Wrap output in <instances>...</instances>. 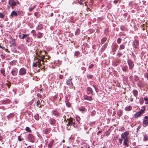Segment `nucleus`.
Here are the masks:
<instances>
[{
  "label": "nucleus",
  "instance_id": "obj_46",
  "mask_svg": "<svg viewBox=\"0 0 148 148\" xmlns=\"http://www.w3.org/2000/svg\"><path fill=\"white\" fill-rule=\"evenodd\" d=\"M85 109V108L84 107H82L79 108V110L80 111L84 112Z\"/></svg>",
  "mask_w": 148,
  "mask_h": 148
},
{
  "label": "nucleus",
  "instance_id": "obj_32",
  "mask_svg": "<svg viewBox=\"0 0 148 148\" xmlns=\"http://www.w3.org/2000/svg\"><path fill=\"white\" fill-rule=\"evenodd\" d=\"M54 141L53 140H51L48 145V147L49 148H51L52 146Z\"/></svg>",
  "mask_w": 148,
  "mask_h": 148
},
{
  "label": "nucleus",
  "instance_id": "obj_30",
  "mask_svg": "<svg viewBox=\"0 0 148 148\" xmlns=\"http://www.w3.org/2000/svg\"><path fill=\"white\" fill-rule=\"evenodd\" d=\"M123 113V111L121 110H118L117 112V114L118 115V116L120 117L122 115Z\"/></svg>",
  "mask_w": 148,
  "mask_h": 148
},
{
  "label": "nucleus",
  "instance_id": "obj_61",
  "mask_svg": "<svg viewBox=\"0 0 148 148\" xmlns=\"http://www.w3.org/2000/svg\"><path fill=\"white\" fill-rule=\"evenodd\" d=\"M140 103L141 104H142L143 103L144 100H143V98H142L141 99H140Z\"/></svg>",
  "mask_w": 148,
  "mask_h": 148
},
{
  "label": "nucleus",
  "instance_id": "obj_3",
  "mask_svg": "<svg viewBox=\"0 0 148 148\" xmlns=\"http://www.w3.org/2000/svg\"><path fill=\"white\" fill-rule=\"evenodd\" d=\"M26 73V69L24 68H22L20 69L19 72V74L20 75H25Z\"/></svg>",
  "mask_w": 148,
  "mask_h": 148
},
{
  "label": "nucleus",
  "instance_id": "obj_23",
  "mask_svg": "<svg viewBox=\"0 0 148 148\" xmlns=\"http://www.w3.org/2000/svg\"><path fill=\"white\" fill-rule=\"evenodd\" d=\"M73 124H74L73 122V120L72 119H71L68 121V122L66 124V125L68 126H71Z\"/></svg>",
  "mask_w": 148,
  "mask_h": 148
},
{
  "label": "nucleus",
  "instance_id": "obj_35",
  "mask_svg": "<svg viewBox=\"0 0 148 148\" xmlns=\"http://www.w3.org/2000/svg\"><path fill=\"white\" fill-rule=\"evenodd\" d=\"M14 113H11L7 116V117L8 119H10L14 117Z\"/></svg>",
  "mask_w": 148,
  "mask_h": 148
},
{
  "label": "nucleus",
  "instance_id": "obj_22",
  "mask_svg": "<svg viewBox=\"0 0 148 148\" xmlns=\"http://www.w3.org/2000/svg\"><path fill=\"white\" fill-rule=\"evenodd\" d=\"M120 62L121 61L120 60H118L114 62L113 63L112 65L114 66H116L118 65Z\"/></svg>",
  "mask_w": 148,
  "mask_h": 148
},
{
  "label": "nucleus",
  "instance_id": "obj_26",
  "mask_svg": "<svg viewBox=\"0 0 148 148\" xmlns=\"http://www.w3.org/2000/svg\"><path fill=\"white\" fill-rule=\"evenodd\" d=\"M50 132L49 129L46 128L44 129L43 130V133L45 134H49Z\"/></svg>",
  "mask_w": 148,
  "mask_h": 148
},
{
  "label": "nucleus",
  "instance_id": "obj_21",
  "mask_svg": "<svg viewBox=\"0 0 148 148\" xmlns=\"http://www.w3.org/2000/svg\"><path fill=\"white\" fill-rule=\"evenodd\" d=\"M29 34H20L19 35V37L23 39H24L26 37L29 36Z\"/></svg>",
  "mask_w": 148,
  "mask_h": 148
},
{
  "label": "nucleus",
  "instance_id": "obj_62",
  "mask_svg": "<svg viewBox=\"0 0 148 148\" xmlns=\"http://www.w3.org/2000/svg\"><path fill=\"white\" fill-rule=\"evenodd\" d=\"M123 139L122 138H119V143H120V144L121 145L122 144V140H123Z\"/></svg>",
  "mask_w": 148,
  "mask_h": 148
},
{
  "label": "nucleus",
  "instance_id": "obj_1",
  "mask_svg": "<svg viewBox=\"0 0 148 148\" xmlns=\"http://www.w3.org/2000/svg\"><path fill=\"white\" fill-rule=\"evenodd\" d=\"M9 3L11 6H15L16 5V4H19L20 3L18 1H16L14 0H9Z\"/></svg>",
  "mask_w": 148,
  "mask_h": 148
},
{
  "label": "nucleus",
  "instance_id": "obj_9",
  "mask_svg": "<svg viewBox=\"0 0 148 148\" xmlns=\"http://www.w3.org/2000/svg\"><path fill=\"white\" fill-rule=\"evenodd\" d=\"M49 121L50 124L52 125H54L56 122V120L53 118H50Z\"/></svg>",
  "mask_w": 148,
  "mask_h": 148
},
{
  "label": "nucleus",
  "instance_id": "obj_50",
  "mask_svg": "<svg viewBox=\"0 0 148 148\" xmlns=\"http://www.w3.org/2000/svg\"><path fill=\"white\" fill-rule=\"evenodd\" d=\"M106 136H108L110 134V129L108 130H107L106 131Z\"/></svg>",
  "mask_w": 148,
  "mask_h": 148
},
{
  "label": "nucleus",
  "instance_id": "obj_24",
  "mask_svg": "<svg viewBox=\"0 0 148 148\" xmlns=\"http://www.w3.org/2000/svg\"><path fill=\"white\" fill-rule=\"evenodd\" d=\"M122 70L124 72H127L128 71V66L127 65H123L122 67Z\"/></svg>",
  "mask_w": 148,
  "mask_h": 148
},
{
  "label": "nucleus",
  "instance_id": "obj_14",
  "mask_svg": "<svg viewBox=\"0 0 148 148\" xmlns=\"http://www.w3.org/2000/svg\"><path fill=\"white\" fill-rule=\"evenodd\" d=\"M52 114L56 117L59 116L60 115L59 113L56 110H54L51 111Z\"/></svg>",
  "mask_w": 148,
  "mask_h": 148
},
{
  "label": "nucleus",
  "instance_id": "obj_11",
  "mask_svg": "<svg viewBox=\"0 0 148 148\" xmlns=\"http://www.w3.org/2000/svg\"><path fill=\"white\" fill-rule=\"evenodd\" d=\"M124 140V145L126 147H128L129 145L128 144V143L129 142V137H127L126 138H124L123 139Z\"/></svg>",
  "mask_w": 148,
  "mask_h": 148
},
{
  "label": "nucleus",
  "instance_id": "obj_41",
  "mask_svg": "<svg viewBox=\"0 0 148 148\" xmlns=\"http://www.w3.org/2000/svg\"><path fill=\"white\" fill-rule=\"evenodd\" d=\"M25 130L29 132H32L31 130L30 129L29 127H26Z\"/></svg>",
  "mask_w": 148,
  "mask_h": 148
},
{
  "label": "nucleus",
  "instance_id": "obj_8",
  "mask_svg": "<svg viewBox=\"0 0 148 148\" xmlns=\"http://www.w3.org/2000/svg\"><path fill=\"white\" fill-rule=\"evenodd\" d=\"M72 79H69L66 81V84L72 88H73V84L72 81Z\"/></svg>",
  "mask_w": 148,
  "mask_h": 148
},
{
  "label": "nucleus",
  "instance_id": "obj_34",
  "mask_svg": "<svg viewBox=\"0 0 148 148\" xmlns=\"http://www.w3.org/2000/svg\"><path fill=\"white\" fill-rule=\"evenodd\" d=\"M43 36L42 33L40 32H38L37 33V38H41Z\"/></svg>",
  "mask_w": 148,
  "mask_h": 148
},
{
  "label": "nucleus",
  "instance_id": "obj_51",
  "mask_svg": "<svg viewBox=\"0 0 148 148\" xmlns=\"http://www.w3.org/2000/svg\"><path fill=\"white\" fill-rule=\"evenodd\" d=\"M122 55L121 53L119 52L117 54V56L118 58L120 57Z\"/></svg>",
  "mask_w": 148,
  "mask_h": 148
},
{
  "label": "nucleus",
  "instance_id": "obj_54",
  "mask_svg": "<svg viewBox=\"0 0 148 148\" xmlns=\"http://www.w3.org/2000/svg\"><path fill=\"white\" fill-rule=\"evenodd\" d=\"M144 100L146 101L145 103V104H148V97H144Z\"/></svg>",
  "mask_w": 148,
  "mask_h": 148
},
{
  "label": "nucleus",
  "instance_id": "obj_4",
  "mask_svg": "<svg viewBox=\"0 0 148 148\" xmlns=\"http://www.w3.org/2000/svg\"><path fill=\"white\" fill-rule=\"evenodd\" d=\"M41 62L40 59H38L37 61L33 63V66L34 67H36L38 66L39 67L40 66Z\"/></svg>",
  "mask_w": 148,
  "mask_h": 148
},
{
  "label": "nucleus",
  "instance_id": "obj_2",
  "mask_svg": "<svg viewBox=\"0 0 148 148\" xmlns=\"http://www.w3.org/2000/svg\"><path fill=\"white\" fill-rule=\"evenodd\" d=\"M127 62L129 65V69L132 70L134 66V62L131 60H128Z\"/></svg>",
  "mask_w": 148,
  "mask_h": 148
},
{
  "label": "nucleus",
  "instance_id": "obj_13",
  "mask_svg": "<svg viewBox=\"0 0 148 148\" xmlns=\"http://www.w3.org/2000/svg\"><path fill=\"white\" fill-rule=\"evenodd\" d=\"M84 100H86L90 101L92 100V98L91 96H88L87 95H84Z\"/></svg>",
  "mask_w": 148,
  "mask_h": 148
},
{
  "label": "nucleus",
  "instance_id": "obj_27",
  "mask_svg": "<svg viewBox=\"0 0 148 148\" xmlns=\"http://www.w3.org/2000/svg\"><path fill=\"white\" fill-rule=\"evenodd\" d=\"M132 107L131 106H129L125 107V110L126 111H130L132 110Z\"/></svg>",
  "mask_w": 148,
  "mask_h": 148
},
{
  "label": "nucleus",
  "instance_id": "obj_55",
  "mask_svg": "<svg viewBox=\"0 0 148 148\" xmlns=\"http://www.w3.org/2000/svg\"><path fill=\"white\" fill-rule=\"evenodd\" d=\"M121 41V38H119L117 40V42L118 44H120Z\"/></svg>",
  "mask_w": 148,
  "mask_h": 148
},
{
  "label": "nucleus",
  "instance_id": "obj_10",
  "mask_svg": "<svg viewBox=\"0 0 148 148\" xmlns=\"http://www.w3.org/2000/svg\"><path fill=\"white\" fill-rule=\"evenodd\" d=\"M29 141L31 142H34V137L33 135L31 134L28 135V137Z\"/></svg>",
  "mask_w": 148,
  "mask_h": 148
},
{
  "label": "nucleus",
  "instance_id": "obj_42",
  "mask_svg": "<svg viewBox=\"0 0 148 148\" xmlns=\"http://www.w3.org/2000/svg\"><path fill=\"white\" fill-rule=\"evenodd\" d=\"M80 32V30L79 29H77L75 32V35H79Z\"/></svg>",
  "mask_w": 148,
  "mask_h": 148
},
{
  "label": "nucleus",
  "instance_id": "obj_49",
  "mask_svg": "<svg viewBox=\"0 0 148 148\" xmlns=\"http://www.w3.org/2000/svg\"><path fill=\"white\" fill-rule=\"evenodd\" d=\"M18 14L19 15L23 16L24 15V13L22 11H18Z\"/></svg>",
  "mask_w": 148,
  "mask_h": 148
},
{
  "label": "nucleus",
  "instance_id": "obj_59",
  "mask_svg": "<svg viewBox=\"0 0 148 148\" xmlns=\"http://www.w3.org/2000/svg\"><path fill=\"white\" fill-rule=\"evenodd\" d=\"M134 117L135 118H138L139 117V112H137L135 115Z\"/></svg>",
  "mask_w": 148,
  "mask_h": 148
},
{
  "label": "nucleus",
  "instance_id": "obj_37",
  "mask_svg": "<svg viewBox=\"0 0 148 148\" xmlns=\"http://www.w3.org/2000/svg\"><path fill=\"white\" fill-rule=\"evenodd\" d=\"M34 118L36 120H38L39 119V115L38 114H36L34 116Z\"/></svg>",
  "mask_w": 148,
  "mask_h": 148
},
{
  "label": "nucleus",
  "instance_id": "obj_53",
  "mask_svg": "<svg viewBox=\"0 0 148 148\" xmlns=\"http://www.w3.org/2000/svg\"><path fill=\"white\" fill-rule=\"evenodd\" d=\"M93 86L95 89L96 92H98L99 91L98 88L96 87V86L95 85H93Z\"/></svg>",
  "mask_w": 148,
  "mask_h": 148
},
{
  "label": "nucleus",
  "instance_id": "obj_58",
  "mask_svg": "<svg viewBox=\"0 0 148 148\" xmlns=\"http://www.w3.org/2000/svg\"><path fill=\"white\" fill-rule=\"evenodd\" d=\"M94 65L93 64H91L89 65L88 68L89 69H91L94 67Z\"/></svg>",
  "mask_w": 148,
  "mask_h": 148
},
{
  "label": "nucleus",
  "instance_id": "obj_18",
  "mask_svg": "<svg viewBox=\"0 0 148 148\" xmlns=\"http://www.w3.org/2000/svg\"><path fill=\"white\" fill-rule=\"evenodd\" d=\"M145 107L144 106L141 107V109L140 111H139V116L143 114L145 112Z\"/></svg>",
  "mask_w": 148,
  "mask_h": 148
},
{
  "label": "nucleus",
  "instance_id": "obj_25",
  "mask_svg": "<svg viewBox=\"0 0 148 148\" xmlns=\"http://www.w3.org/2000/svg\"><path fill=\"white\" fill-rule=\"evenodd\" d=\"M118 47V45L116 44H114L112 48V51L115 52L117 49Z\"/></svg>",
  "mask_w": 148,
  "mask_h": 148
},
{
  "label": "nucleus",
  "instance_id": "obj_44",
  "mask_svg": "<svg viewBox=\"0 0 148 148\" xmlns=\"http://www.w3.org/2000/svg\"><path fill=\"white\" fill-rule=\"evenodd\" d=\"M31 33L34 36H36V32L35 30H33L31 31Z\"/></svg>",
  "mask_w": 148,
  "mask_h": 148
},
{
  "label": "nucleus",
  "instance_id": "obj_52",
  "mask_svg": "<svg viewBox=\"0 0 148 148\" xmlns=\"http://www.w3.org/2000/svg\"><path fill=\"white\" fill-rule=\"evenodd\" d=\"M80 54V53L79 51H76L75 52V55L77 57Z\"/></svg>",
  "mask_w": 148,
  "mask_h": 148
},
{
  "label": "nucleus",
  "instance_id": "obj_15",
  "mask_svg": "<svg viewBox=\"0 0 148 148\" xmlns=\"http://www.w3.org/2000/svg\"><path fill=\"white\" fill-rule=\"evenodd\" d=\"M129 134V133L127 131H126L125 132L122 134L121 137L122 139L124 138H126L127 137H129L128 136Z\"/></svg>",
  "mask_w": 148,
  "mask_h": 148
},
{
  "label": "nucleus",
  "instance_id": "obj_43",
  "mask_svg": "<svg viewBox=\"0 0 148 148\" xmlns=\"http://www.w3.org/2000/svg\"><path fill=\"white\" fill-rule=\"evenodd\" d=\"M138 92L136 90H133V94L136 97V95H138Z\"/></svg>",
  "mask_w": 148,
  "mask_h": 148
},
{
  "label": "nucleus",
  "instance_id": "obj_64",
  "mask_svg": "<svg viewBox=\"0 0 148 148\" xmlns=\"http://www.w3.org/2000/svg\"><path fill=\"white\" fill-rule=\"evenodd\" d=\"M145 77L148 79V73H146L145 74Z\"/></svg>",
  "mask_w": 148,
  "mask_h": 148
},
{
  "label": "nucleus",
  "instance_id": "obj_47",
  "mask_svg": "<svg viewBox=\"0 0 148 148\" xmlns=\"http://www.w3.org/2000/svg\"><path fill=\"white\" fill-rule=\"evenodd\" d=\"M93 77V76L90 74H88L87 75V77L88 79H92Z\"/></svg>",
  "mask_w": 148,
  "mask_h": 148
},
{
  "label": "nucleus",
  "instance_id": "obj_17",
  "mask_svg": "<svg viewBox=\"0 0 148 148\" xmlns=\"http://www.w3.org/2000/svg\"><path fill=\"white\" fill-rule=\"evenodd\" d=\"M42 101V100H41L40 99H38L36 102V106L39 108H41L42 106L41 103Z\"/></svg>",
  "mask_w": 148,
  "mask_h": 148
},
{
  "label": "nucleus",
  "instance_id": "obj_45",
  "mask_svg": "<svg viewBox=\"0 0 148 148\" xmlns=\"http://www.w3.org/2000/svg\"><path fill=\"white\" fill-rule=\"evenodd\" d=\"M43 28V26H42V25L41 24H40V25H39L38 26L37 29L38 30H40L42 29Z\"/></svg>",
  "mask_w": 148,
  "mask_h": 148
},
{
  "label": "nucleus",
  "instance_id": "obj_39",
  "mask_svg": "<svg viewBox=\"0 0 148 148\" xmlns=\"http://www.w3.org/2000/svg\"><path fill=\"white\" fill-rule=\"evenodd\" d=\"M107 38L106 37H103L101 40V43L103 44L107 40Z\"/></svg>",
  "mask_w": 148,
  "mask_h": 148
},
{
  "label": "nucleus",
  "instance_id": "obj_56",
  "mask_svg": "<svg viewBox=\"0 0 148 148\" xmlns=\"http://www.w3.org/2000/svg\"><path fill=\"white\" fill-rule=\"evenodd\" d=\"M66 106L68 107H70L71 106V103L69 102H67L66 103Z\"/></svg>",
  "mask_w": 148,
  "mask_h": 148
},
{
  "label": "nucleus",
  "instance_id": "obj_7",
  "mask_svg": "<svg viewBox=\"0 0 148 148\" xmlns=\"http://www.w3.org/2000/svg\"><path fill=\"white\" fill-rule=\"evenodd\" d=\"M86 91H87V94L88 95L90 94L93 95V91L92 89L90 87H88L86 88Z\"/></svg>",
  "mask_w": 148,
  "mask_h": 148
},
{
  "label": "nucleus",
  "instance_id": "obj_19",
  "mask_svg": "<svg viewBox=\"0 0 148 148\" xmlns=\"http://www.w3.org/2000/svg\"><path fill=\"white\" fill-rule=\"evenodd\" d=\"M18 15V14L17 13L14 11H13L11 12L10 16L12 18H13L14 16H16Z\"/></svg>",
  "mask_w": 148,
  "mask_h": 148
},
{
  "label": "nucleus",
  "instance_id": "obj_38",
  "mask_svg": "<svg viewBox=\"0 0 148 148\" xmlns=\"http://www.w3.org/2000/svg\"><path fill=\"white\" fill-rule=\"evenodd\" d=\"M36 5H35L29 8V11L31 12L36 8Z\"/></svg>",
  "mask_w": 148,
  "mask_h": 148
},
{
  "label": "nucleus",
  "instance_id": "obj_12",
  "mask_svg": "<svg viewBox=\"0 0 148 148\" xmlns=\"http://www.w3.org/2000/svg\"><path fill=\"white\" fill-rule=\"evenodd\" d=\"M10 100L9 99H6L5 100H3L0 101L1 103L3 104H8L10 102Z\"/></svg>",
  "mask_w": 148,
  "mask_h": 148
},
{
  "label": "nucleus",
  "instance_id": "obj_63",
  "mask_svg": "<svg viewBox=\"0 0 148 148\" xmlns=\"http://www.w3.org/2000/svg\"><path fill=\"white\" fill-rule=\"evenodd\" d=\"M144 140L145 141H147L148 140V138L147 136L145 135L144 136Z\"/></svg>",
  "mask_w": 148,
  "mask_h": 148
},
{
  "label": "nucleus",
  "instance_id": "obj_40",
  "mask_svg": "<svg viewBox=\"0 0 148 148\" xmlns=\"http://www.w3.org/2000/svg\"><path fill=\"white\" fill-rule=\"evenodd\" d=\"M7 83H6L5 84L8 87V88L9 89L11 86V83L8 81H7Z\"/></svg>",
  "mask_w": 148,
  "mask_h": 148
},
{
  "label": "nucleus",
  "instance_id": "obj_20",
  "mask_svg": "<svg viewBox=\"0 0 148 148\" xmlns=\"http://www.w3.org/2000/svg\"><path fill=\"white\" fill-rule=\"evenodd\" d=\"M10 42V43L11 44V47L16 46V43L15 42V40L14 39H12Z\"/></svg>",
  "mask_w": 148,
  "mask_h": 148
},
{
  "label": "nucleus",
  "instance_id": "obj_33",
  "mask_svg": "<svg viewBox=\"0 0 148 148\" xmlns=\"http://www.w3.org/2000/svg\"><path fill=\"white\" fill-rule=\"evenodd\" d=\"M121 29L124 31H127L128 30V29L126 27L124 26H122L120 27Z\"/></svg>",
  "mask_w": 148,
  "mask_h": 148
},
{
  "label": "nucleus",
  "instance_id": "obj_31",
  "mask_svg": "<svg viewBox=\"0 0 148 148\" xmlns=\"http://www.w3.org/2000/svg\"><path fill=\"white\" fill-rule=\"evenodd\" d=\"M1 73L3 75L4 77H5L6 74L5 73V70L3 68H2L0 70Z\"/></svg>",
  "mask_w": 148,
  "mask_h": 148
},
{
  "label": "nucleus",
  "instance_id": "obj_36",
  "mask_svg": "<svg viewBox=\"0 0 148 148\" xmlns=\"http://www.w3.org/2000/svg\"><path fill=\"white\" fill-rule=\"evenodd\" d=\"M125 46L123 44H121L120 45L119 48V50H123L125 49Z\"/></svg>",
  "mask_w": 148,
  "mask_h": 148
},
{
  "label": "nucleus",
  "instance_id": "obj_48",
  "mask_svg": "<svg viewBox=\"0 0 148 148\" xmlns=\"http://www.w3.org/2000/svg\"><path fill=\"white\" fill-rule=\"evenodd\" d=\"M5 15L2 13L0 12V18L2 19H3Z\"/></svg>",
  "mask_w": 148,
  "mask_h": 148
},
{
  "label": "nucleus",
  "instance_id": "obj_28",
  "mask_svg": "<svg viewBox=\"0 0 148 148\" xmlns=\"http://www.w3.org/2000/svg\"><path fill=\"white\" fill-rule=\"evenodd\" d=\"M17 63V60H13L10 62V65L11 66L15 65Z\"/></svg>",
  "mask_w": 148,
  "mask_h": 148
},
{
  "label": "nucleus",
  "instance_id": "obj_60",
  "mask_svg": "<svg viewBox=\"0 0 148 148\" xmlns=\"http://www.w3.org/2000/svg\"><path fill=\"white\" fill-rule=\"evenodd\" d=\"M30 38L29 37H27L26 38V42H30Z\"/></svg>",
  "mask_w": 148,
  "mask_h": 148
},
{
  "label": "nucleus",
  "instance_id": "obj_6",
  "mask_svg": "<svg viewBox=\"0 0 148 148\" xmlns=\"http://www.w3.org/2000/svg\"><path fill=\"white\" fill-rule=\"evenodd\" d=\"M18 72V69L16 68H13L12 70L11 73L13 76H16L17 75Z\"/></svg>",
  "mask_w": 148,
  "mask_h": 148
},
{
  "label": "nucleus",
  "instance_id": "obj_57",
  "mask_svg": "<svg viewBox=\"0 0 148 148\" xmlns=\"http://www.w3.org/2000/svg\"><path fill=\"white\" fill-rule=\"evenodd\" d=\"M143 26L142 25H141V26H140V27L141 28V29H142L143 30H145V27L143 28L144 27H145V24H143Z\"/></svg>",
  "mask_w": 148,
  "mask_h": 148
},
{
  "label": "nucleus",
  "instance_id": "obj_29",
  "mask_svg": "<svg viewBox=\"0 0 148 148\" xmlns=\"http://www.w3.org/2000/svg\"><path fill=\"white\" fill-rule=\"evenodd\" d=\"M44 57H45V56H41V59H40V62H41L40 66H42V64L44 65V60L43 59Z\"/></svg>",
  "mask_w": 148,
  "mask_h": 148
},
{
  "label": "nucleus",
  "instance_id": "obj_16",
  "mask_svg": "<svg viewBox=\"0 0 148 148\" xmlns=\"http://www.w3.org/2000/svg\"><path fill=\"white\" fill-rule=\"evenodd\" d=\"M133 46L135 48H138V40H135L133 42Z\"/></svg>",
  "mask_w": 148,
  "mask_h": 148
},
{
  "label": "nucleus",
  "instance_id": "obj_5",
  "mask_svg": "<svg viewBox=\"0 0 148 148\" xmlns=\"http://www.w3.org/2000/svg\"><path fill=\"white\" fill-rule=\"evenodd\" d=\"M148 125V117L147 116H145L143 122V125L146 127Z\"/></svg>",
  "mask_w": 148,
  "mask_h": 148
}]
</instances>
